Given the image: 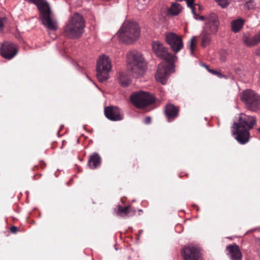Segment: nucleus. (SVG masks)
I'll return each mask as SVG.
<instances>
[{"label":"nucleus","mask_w":260,"mask_h":260,"mask_svg":"<svg viewBox=\"0 0 260 260\" xmlns=\"http://www.w3.org/2000/svg\"><path fill=\"white\" fill-rule=\"evenodd\" d=\"M226 250L232 260H242V253L237 244H234L228 246Z\"/></svg>","instance_id":"a211bd4d"},{"label":"nucleus","mask_w":260,"mask_h":260,"mask_svg":"<svg viewBox=\"0 0 260 260\" xmlns=\"http://www.w3.org/2000/svg\"><path fill=\"white\" fill-rule=\"evenodd\" d=\"M101 158L98 153H94L90 156L88 160V165L92 169H94L100 166Z\"/></svg>","instance_id":"412c9836"},{"label":"nucleus","mask_w":260,"mask_h":260,"mask_svg":"<svg viewBox=\"0 0 260 260\" xmlns=\"http://www.w3.org/2000/svg\"><path fill=\"white\" fill-rule=\"evenodd\" d=\"M42 24L47 28L48 30H56L58 27V22L56 19L53 16L51 12L44 14L42 16H40Z\"/></svg>","instance_id":"4468645a"},{"label":"nucleus","mask_w":260,"mask_h":260,"mask_svg":"<svg viewBox=\"0 0 260 260\" xmlns=\"http://www.w3.org/2000/svg\"><path fill=\"white\" fill-rule=\"evenodd\" d=\"M256 118L254 116L241 113L238 117V122H234L233 126V135L235 139L241 144L248 142L249 139V130L252 128L256 124Z\"/></svg>","instance_id":"f257e3e1"},{"label":"nucleus","mask_w":260,"mask_h":260,"mask_svg":"<svg viewBox=\"0 0 260 260\" xmlns=\"http://www.w3.org/2000/svg\"><path fill=\"white\" fill-rule=\"evenodd\" d=\"M206 68L207 69V70L211 74H213V75H216L217 76L220 77L221 76V74L218 72V71H215V70H211V69H209L208 66L207 65H205V66Z\"/></svg>","instance_id":"7c9ffc66"},{"label":"nucleus","mask_w":260,"mask_h":260,"mask_svg":"<svg viewBox=\"0 0 260 260\" xmlns=\"http://www.w3.org/2000/svg\"><path fill=\"white\" fill-rule=\"evenodd\" d=\"M165 113L168 119L174 118L177 116L178 110L174 105L170 104L166 106Z\"/></svg>","instance_id":"4be33fe9"},{"label":"nucleus","mask_w":260,"mask_h":260,"mask_svg":"<svg viewBox=\"0 0 260 260\" xmlns=\"http://www.w3.org/2000/svg\"><path fill=\"white\" fill-rule=\"evenodd\" d=\"M127 63L128 69L136 77L142 76L145 72L146 62L142 54L135 51H130L127 54Z\"/></svg>","instance_id":"20e7f679"},{"label":"nucleus","mask_w":260,"mask_h":260,"mask_svg":"<svg viewBox=\"0 0 260 260\" xmlns=\"http://www.w3.org/2000/svg\"><path fill=\"white\" fill-rule=\"evenodd\" d=\"M243 41L247 47H252L260 42V31L254 36H250L249 32L243 34Z\"/></svg>","instance_id":"dca6fc26"},{"label":"nucleus","mask_w":260,"mask_h":260,"mask_svg":"<svg viewBox=\"0 0 260 260\" xmlns=\"http://www.w3.org/2000/svg\"><path fill=\"white\" fill-rule=\"evenodd\" d=\"M244 24V20L239 18L233 21L231 23L232 30L234 32H239Z\"/></svg>","instance_id":"b1692460"},{"label":"nucleus","mask_w":260,"mask_h":260,"mask_svg":"<svg viewBox=\"0 0 260 260\" xmlns=\"http://www.w3.org/2000/svg\"><path fill=\"white\" fill-rule=\"evenodd\" d=\"M119 82L122 86L126 87L131 82L129 72L127 71L121 72L118 77Z\"/></svg>","instance_id":"6ab92c4d"},{"label":"nucleus","mask_w":260,"mask_h":260,"mask_svg":"<svg viewBox=\"0 0 260 260\" xmlns=\"http://www.w3.org/2000/svg\"><path fill=\"white\" fill-rule=\"evenodd\" d=\"M211 34L207 31L203 30L200 34L201 39V46L204 47H207L211 43L212 37Z\"/></svg>","instance_id":"aec40b11"},{"label":"nucleus","mask_w":260,"mask_h":260,"mask_svg":"<svg viewBox=\"0 0 260 260\" xmlns=\"http://www.w3.org/2000/svg\"><path fill=\"white\" fill-rule=\"evenodd\" d=\"M111 69V61L109 57L105 55L100 56L96 63V77L98 80L101 82L107 80L109 77V73Z\"/></svg>","instance_id":"423d86ee"},{"label":"nucleus","mask_w":260,"mask_h":260,"mask_svg":"<svg viewBox=\"0 0 260 260\" xmlns=\"http://www.w3.org/2000/svg\"><path fill=\"white\" fill-rule=\"evenodd\" d=\"M154 95L148 92L140 90L133 93L130 96L132 103L139 108H144L155 102Z\"/></svg>","instance_id":"0eeeda50"},{"label":"nucleus","mask_w":260,"mask_h":260,"mask_svg":"<svg viewBox=\"0 0 260 260\" xmlns=\"http://www.w3.org/2000/svg\"><path fill=\"white\" fill-rule=\"evenodd\" d=\"M241 100L246 108L251 111L260 110V95L251 89H246L241 93Z\"/></svg>","instance_id":"39448f33"},{"label":"nucleus","mask_w":260,"mask_h":260,"mask_svg":"<svg viewBox=\"0 0 260 260\" xmlns=\"http://www.w3.org/2000/svg\"><path fill=\"white\" fill-rule=\"evenodd\" d=\"M10 230H11V232L12 233H16L17 232V228L16 226H13L11 227Z\"/></svg>","instance_id":"72a5a7b5"},{"label":"nucleus","mask_w":260,"mask_h":260,"mask_svg":"<svg viewBox=\"0 0 260 260\" xmlns=\"http://www.w3.org/2000/svg\"><path fill=\"white\" fill-rule=\"evenodd\" d=\"M144 0H138L137 4V8L139 11L144 10L147 6V3H143Z\"/></svg>","instance_id":"c85d7f7f"},{"label":"nucleus","mask_w":260,"mask_h":260,"mask_svg":"<svg viewBox=\"0 0 260 260\" xmlns=\"http://www.w3.org/2000/svg\"><path fill=\"white\" fill-rule=\"evenodd\" d=\"M197 37L193 36L191 38L189 42V49L191 55L193 54V51L196 47V43L197 41Z\"/></svg>","instance_id":"bb28decb"},{"label":"nucleus","mask_w":260,"mask_h":260,"mask_svg":"<svg viewBox=\"0 0 260 260\" xmlns=\"http://www.w3.org/2000/svg\"><path fill=\"white\" fill-rule=\"evenodd\" d=\"M174 67V63L171 65L170 63L166 61L160 63L158 66V69L155 74V78L157 82L162 84H166L170 74L172 72Z\"/></svg>","instance_id":"9b49d317"},{"label":"nucleus","mask_w":260,"mask_h":260,"mask_svg":"<svg viewBox=\"0 0 260 260\" xmlns=\"http://www.w3.org/2000/svg\"><path fill=\"white\" fill-rule=\"evenodd\" d=\"M1 55L7 59H11L18 53L17 46L12 43L6 42L2 44L0 48Z\"/></svg>","instance_id":"f8f14e48"},{"label":"nucleus","mask_w":260,"mask_h":260,"mask_svg":"<svg viewBox=\"0 0 260 260\" xmlns=\"http://www.w3.org/2000/svg\"><path fill=\"white\" fill-rule=\"evenodd\" d=\"M193 15H194L193 14ZM194 18L197 20L200 19L201 20H205V19H206V18H205L204 16H201L199 17H198V16L197 14H196V16H194Z\"/></svg>","instance_id":"473e14b6"},{"label":"nucleus","mask_w":260,"mask_h":260,"mask_svg":"<svg viewBox=\"0 0 260 260\" xmlns=\"http://www.w3.org/2000/svg\"><path fill=\"white\" fill-rule=\"evenodd\" d=\"M117 214L121 217H129L133 216L135 214V212L134 211H131L129 206L119 207Z\"/></svg>","instance_id":"5701e85b"},{"label":"nucleus","mask_w":260,"mask_h":260,"mask_svg":"<svg viewBox=\"0 0 260 260\" xmlns=\"http://www.w3.org/2000/svg\"><path fill=\"white\" fill-rule=\"evenodd\" d=\"M219 22L216 14L212 13L206 17L205 25L203 30L215 34L218 30Z\"/></svg>","instance_id":"ddd939ff"},{"label":"nucleus","mask_w":260,"mask_h":260,"mask_svg":"<svg viewBox=\"0 0 260 260\" xmlns=\"http://www.w3.org/2000/svg\"><path fill=\"white\" fill-rule=\"evenodd\" d=\"M151 117H146L145 118H144V122L145 124H148L150 123V122H151Z\"/></svg>","instance_id":"2f4dec72"},{"label":"nucleus","mask_w":260,"mask_h":260,"mask_svg":"<svg viewBox=\"0 0 260 260\" xmlns=\"http://www.w3.org/2000/svg\"><path fill=\"white\" fill-rule=\"evenodd\" d=\"M182 6L178 3L172 4L170 9V12L173 15H178L182 10Z\"/></svg>","instance_id":"a878e982"},{"label":"nucleus","mask_w":260,"mask_h":260,"mask_svg":"<svg viewBox=\"0 0 260 260\" xmlns=\"http://www.w3.org/2000/svg\"><path fill=\"white\" fill-rule=\"evenodd\" d=\"M260 0H250L244 4V8L248 10L259 8Z\"/></svg>","instance_id":"393cba45"},{"label":"nucleus","mask_w":260,"mask_h":260,"mask_svg":"<svg viewBox=\"0 0 260 260\" xmlns=\"http://www.w3.org/2000/svg\"><path fill=\"white\" fill-rule=\"evenodd\" d=\"M152 47L153 52L156 55L165 60L167 63H170L173 65L177 59L175 55L168 52V49L164 45L159 41H154L152 43Z\"/></svg>","instance_id":"6e6552de"},{"label":"nucleus","mask_w":260,"mask_h":260,"mask_svg":"<svg viewBox=\"0 0 260 260\" xmlns=\"http://www.w3.org/2000/svg\"><path fill=\"white\" fill-rule=\"evenodd\" d=\"M257 54H258V55H260V53H257Z\"/></svg>","instance_id":"e433bc0d"},{"label":"nucleus","mask_w":260,"mask_h":260,"mask_svg":"<svg viewBox=\"0 0 260 260\" xmlns=\"http://www.w3.org/2000/svg\"><path fill=\"white\" fill-rule=\"evenodd\" d=\"M106 117L111 121L121 120L123 118V114L120 109L117 107L109 106L104 110Z\"/></svg>","instance_id":"2eb2a0df"},{"label":"nucleus","mask_w":260,"mask_h":260,"mask_svg":"<svg viewBox=\"0 0 260 260\" xmlns=\"http://www.w3.org/2000/svg\"><path fill=\"white\" fill-rule=\"evenodd\" d=\"M221 7L225 8L229 5V0H215Z\"/></svg>","instance_id":"c756f323"},{"label":"nucleus","mask_w":260,"mask_h":260,"mask_svg":"<svg viewBox=\"0 0 260 260\" xmlns=\"http://www.w3.org/2000/svg\"><path fill=\"white\" fill-rule=\"evenodd\" d=\"M165 41L175 53L179 52L184 46L181 36L173 32L165 34Z\"/></svg>","instance_id":"1a4fd4ad"},{"label":"nucleus","mask_w":260,"mask_h":260,"mask_svg":"<svg viewBox=\"0 0 260 260\" xmlns=\"http://www.w3.org/2000/svg\"><path fill=\"white\" fill-rule=\"evenodd\" d=\"M85 22L82 16L79 13L74 14L66 25L64 33L70 38L77 39L83 32Z\"/></svg>","instance_id":"7ed1b4c3"},{"label":"nucleus","mask_w":260,"mask_h":260,"mask_svg":"<svg viewBox=\"0 0 260 260\" xmlns=\"http://www.w3.org/2000/svg\"><path fill=\"white\" fill-rule=\"evenodd\" d=\"M29 3L35 4L38 7L40 16L44 14H47L51 12L49 5L46 0H27Z\"/></svg>","instance_id":"f3484780"},{"label":"nucleus","mask_w":260,"mask_h":260,"mask_svg":"<svg viewBox=\"0 0 260 260\" xmlns=\"http://www.w3.org/2000/svg\"><path fill=\"white\" fill-rule=\"evenodd\" d=\"M117 35L120 42L131 44L139 38L140 28L136 22L126 21L122 24Z\"/></svg>","instance_id":"f03ea898"},{"label":"nucleus","mask_w":260,"mask_h":260,"mask_svg":"<svg viewBox=\"0 0 260 260\" xmlns=\"http://www.w3.org/2000/svg\"><path fill=\"white\" fill-rule=\"evenodd\" d=\"M185 1L187 3V6L191 9L192 13L196 16L195 8L194 6V0H185Z\"/></svg>","instance_id":"cd10ccee"},{"label":"nucleus","mask_w":260,"mask_h":260,"mask_svg":"<svg viewBox=\"0 0 260 260\" xmlns=\"http://www.w3.org/2000/svg\"><path fill=\"white\" fill-rule=\"evenodd\" d=\"M258 132L260 133V127L258 128Z\"/></svg>","instance_id":"c9c22d12"},{"label":"nucleus","mask_w":260,"mask_h":260,"mask_svg":"<svg viewBox=\"0 0 260 260\" xmlns=\"http://www.w3.org/2000/svg\"><path fill=\"white\" fill-rule=\"evenodd\" d=\"M4 20L2 18H0V29H2L4 27Z\"/></svg>","instance_id":"f704fd0d"},{"label":"nucleus","mask_w":260,"mask_h":260,"mask_svg":"<svg viewBox=\"0 0 260 260\" xmlns=\"http://www.w3.org/2000/svg\"><path fill=\"white\" fill-rule=\"evenodd\" d=\"M201 248L197 245H188L181 250L184 260H202Z\"/></svg>","instance_id":"9d476101"}]
</instances>
